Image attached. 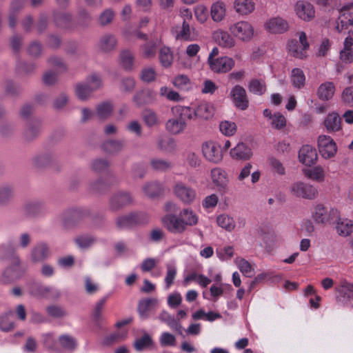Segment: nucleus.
<instances>
[{
	"label": "nucleus",
	"instance_id": "nucleus-1",
	"mask_svg": "<svg viewBox=\"0 0 353 353\" xmlns=\"http://www.w3.org/2000/svg\"><path fill=\"white\" fill-rule=\"evenodd\" d=\"M198 215L190 208H183L179 214H168L162 218L164 227L172 234H182L188 227L196 225Z\"/></svg>",
	"mask_w": 353,
	"mask_h": 353
},
{
	"label": "nucleus",
	"instance_id": "nucleus-18",
	"mask_svg": "<svg viewBox=\"0 0 353 353\" xmlns=\"http://www.w3.org/2000/svg\"><path fill=\"white\" fill-rule=\"evenodd\" d=\"M50 255L48 245L44 242L37 243L31 250L30 259L34 263H41Z\"/></svg>",
	"mask_w": 353,
	"mask_h": 353
},
{
	"label": "nucleus",
	"instance_id": "nucleus-26",
	"mask_svg": "<svg viewBox=\"0 0 353 353\" xmlns=\"http://www.w3.org/2000/svg\"><path fill=\"white\" fill-rule=\"evenodd\" d=\"M155 93L149 89L143 90L137 92L133 97V101L137 106L141 107L152 103L155 99Z\"/></svg>",
	"mask_w": 353,
	"mask_h": 353
},
{
	"label": "nucleus",
	"instance_id": "nucleus-63",
	"mask_svg": "<svg viewBox=\"0 0 353 353\" xmlns=\"http://www.w3.org/2000/svg\"><path fill=\"white\" fill-rule=\"evenodd\" d=\"M114 17V12L110 9H106L102 12L99 17V23L101 26H105L110 24Z\"/></svg>",
	"mask_w": 353,
	"mask_h": 353
},
{
	"label": "nucleus",
	"instance_id": "nucleus-55",
	"mask_svg": "<svg viewBox=\"0 0 353 353\" xmlns=\"http://www.w3.org/2000/svg\"><path fill=\"white\" fill-rule=\"evenodd\" d=\"M59 342L63 348L68 350H74L77 345L75 339L68 334L61 335Z\"/></svg>",
	"mask_w": 353,
	"mask_h": 353
},
{
	"label": "nucleus",
	"instance_id": "nucleus-43",
	"mask_svg": "<svg viewBox=\"0 0 353 353\" xmlns=\"http://www.w3.org/2000/svg\"><path fill=\"white\" fill-rule=\"evenodd\" d=\"M113 111V105L108 101L98 104L96 107V114L99 119L105 120L109 118Z\"/></svg>",
	"mask_w": 353,
	"mask_h": 353
},
{
	"label": "nucleus",
	"instance_id": "nucleus-8",
	"mask_svg": "<svg viewBox=\"0 0 353 353\" xmlns=\"http://www.w3.org/2000/svg\"><path fill=\"white\" fill-rule=\"evenodd\" d=\"M339 216V212L336 209H327L321 204L315 206L312 212V218L317 223L326 224L330 223Z\"/></svg>",
	"mask_w": 353,
	"mask_h": 353
},
{
	"label": "nucleus",
	"instance_id": "nucleus-52",
	"mask_svg": "<svg viewBox=\"0 0 353 353\" xmlns=\"http://www.w3.org/2000/svg\"><path fill=\"white\" fill-rule=\"evenodd\" d=\"M120 61L122 66L126 70L132 69L134 63V55L129 50H123L120 54Z\"/></svg>",
	"mask_w": 353,
	"mask_h": 353
},
{
	"label": "nucleus",
	"instance_id": "nucleus-57",
	"mask_svg": "<svg viewBox=\"0 0 353 353\" xmlns=\"http://www.w3.org/2000/svg\"><path fill=\"white\" fill-rule=\"evenodd\" d=\"M12 314H5L0 316V329L4 332H8L12 330L14 327L12 321Z\"/></svg>",
	"mask_w": 353,
	"mask_h": 353
},
{
	"label": "nucleus",
	"instance_id": "nucleus-31",
	"mask_svg": "<svg viewBox=\"0 0 353 353\" xmlns=\"http://www.w3.org/2000/svg\"><path fill=\"white\" fill-rule=\"evenodd\" d=\"M335 92V85L331 81H327L321 84L317 90L318 97L323 101L331 99Z\"/></svg>",
	"mask_w": 353,
	"mask_h": 353
},
{
	"label": "nucleus",
	"instance_id": "nucleus-34",
	"mask_svg": "<svg viewBox=\"0 0 353 353\" xmlns=\"http://www.w3.org/2000/svg\"><path fill=\"white\" fill-rule=\"evenodd\" d=\"M14 196V188L10 184L0 185V206L8 205Z\"/></svg>",
	"mask_w": 353,
	"mask_h": 353
},
{
	"label": "nucleus",
	"instance_id": "nucleus-20",
	"mask_svg": "<svg viewBox=\"0 0 353 353\" xmlns=\"http://www.w3.org/2000/svg\"><path fill=\"white\" fill-rule=\"evenodd\" d=\"M265 28L271 33L282 34L288 31V23L281 17H274L269 19L265 24Z\"/></svg>",
	"mask_w": 353,
	"mask_h": 353
},
{
	"label": "nucleus",
	"instance_id": "nucleus-19",
	"mask_svg": "<svg viewBox=\"0 0 353 353\" xmlns=\"http://www.w3.org/2000/svg\"><path fill=\"white\" fill-rule=\"evenodd\" d=\"M212 183L219 191L225 190L229 182L227 172L221 168H214L210 171Z\"/></svg>",
	"mask_w": 353,
	"mask_h": 353
},
{
	"label": "nucleus",
	"instance_id": "nucleus-40",
	"mask_svg": "<svg viewBox=\"0 0 353 353\" xmlns=\"http://www.w3.org/2000/svg\"><path fill=\"white\" fill-rule=\"evenodd\" d=\"M41 123L39 120L29 121L26 125L24 135L26 139L31 140L37 137L40 132Z\"/></svg>",
	"mask_w": 353,
	"mask_h": 353
},
{
	"label": "nucleus",
	"instance_id": "nucleus-33",
	"mask_svg": "<svg viewBox=\"0 0 353 353\" xmlns=\"http://www.w3.org/2000/svg\"><path fill=\"white\" fill-rule=\"evenodd\" d=\"M341 121L337 113H330L324 120V125L329 132H337L341 129Z\"/></svg>",
	"mask_w": 353,
	"mask_h": 353
},
{
	"label": "nucleus",
	"instance_id": "nucleus-17",
	"mask_svg": "<svg viewBox=\"0 0 353 353\" xmlns=\"http://www.w3.org/2000/svg\"><path fill=\"white\" fill-rule=\"evenodd\" d=\"M88 214L87 210L81 208H72L63 211L59 216L60 221L64 225L76 222Z\"/></svg>",
	"mask_w": 353,
	"mask_h": 353
},
{
	"label": "nucleus",
	"instance_id": "nucleus-12",
	"mask_svg": "<svg viewBox=\"0 0 353 353\" xmlns=\"http://www.w3.org/2000/svg\"><path fill=\"white\" fill-rule=\"evenodd\" d=\"M318 148L321 156L327 159L333 157L337 152L336 143L327 135H320L318 137Z\"/></svg>",
	"mask_w": 353,
	"mask_h": 353
},
{
	"label": "nucleus",
	"instance_id": "nucleus-50",
	"mask_svg": "<svg viewBox=\"0 0 353 353\" xmlns=\"http://www.w3.org/2000/svg\"><path fill=\"white\" fill-rule=\"evenodd\" d=\"M150 165L153 170L160 172H165L172 168V163L168 160L153 158L150 160Z\"/></svg>",
	"mask_w": 353,
	"mask_h": 353
},
{
	"label": "nucleus",
	"instance_id": "nucleus-14",
	"mask_svg": "<svg viewBox=\"0 0 353 353\" xmlns=\"http://www.w3.org/2000/svg\"><path fill=\"white\" fill-rule=\"evenodd\" d=\"M353 3H347L339 10V16L335 27L337 32H341L349 26H353V13L350 12Z\"/></svg>",
	"mask_w": 353,
	"mask_h": 353
},
{
	"label": "nucleus",
	"instance_id": "nucleus-27",
	"mask_svg": "<svg viewBox=\"0 0 353 353\" xmlns=\"http://www.w3.org/2000/svg\"><path fill=\"white\" fill-rule=\"evenodd\" d=\"M43 210V204L39 201L26 202L22 208L23 213L27 217H34L41 214Z\"/></svg>",
	"mask_w": 353,
	"mask_h": 353
},
{
	"label": "nucleus",
	"instance_id": "nucleus-35",
	"mask_svg": "<svg viewBox=\"0 0 353 353\" xmlns=\"http://www.w3.org/2000/svg\"><path fill=\"white\" fill-rule=\"evenodd\" d=\"M234 8L237 13L246 15L254 11V3L252 0H235Z\"/></svg>",
	"mask_w": 353,
	"mask_h": 353
},
{
	"label": "nucleus",
	"instance_id": "nucleus-24",
	"mask_svg": "<svg viewBox=\"0 0 353 353\" xmlns=\"http://www.w3.org/2000/svg\"><path fill=\"white\" fill-rule=\"evenodd\" d=\"M337 301L347 307H353V285H342L336 296Z\"/></svg>",
	"mask_w": 353,
	"mask_h": 353
},
{
	"label": "nucleus",
	"instance_id": "nucleus-61",
	"mask_svg": "<svg viewBox=\"0 0 353 353\" xmlns=\"http://www.w3.org/2000/svg\"><path fill=\"white\" fill-rule=\"evenodd\" d=\"M271 126L276 130L283 128L286 125V119L285 117L280 112L273 114V117L270 120Z\"/></svg>",
	"mask_w": 353,
	"mask_h": 353
},
{
	"label": "nucleus",
	"instance_id": "nucleus-39",
	"mask_svg": "<svg viewBox=\"0 0 353 353\" xmlns=\"http://www.w3.org/2000/svg\"><path fill=\"white\" fill-rule=\"evenodd\" d=\"M336 230L339 235L347 236L353 231V223L347 219H339L336 223Z\"/></svg>",
	"mask_w": 353,
	"mask_h": 353
},
{
	"label": "nucleus",
	"instance_id": "nucleus-22",
	"mask_svg": "<svg viewBox=\"0 0 353 353\" xmlns=\"http://www.w3.org/2000/svg\"><path fill=\"white\" fill-rule=\"evenodd\" d=\"M295 11L297 16L304 21H310L314 17V9L308 2L298 1L295 6Z\"/></svg>",
	"mask_w": 353,
	"mask_h": 353
},
{
	"label": "nucleus",
	"instance_id": "nucleus-2",
	"mask_svg": "<svg viewBox=\"0 0 353 353\" xmlns=\"http://www.w3.org/2000/svg\"><path fill=\"white\" fill-rule=\"evenodd\" d=\"M174 117L169 119L165 123L166 130L173 135L183 133L187 128V117L185 114V106L176 105L171 108Z\"/></svg>",
	"mask_w": 353,
	"mask_h": 353
},
{
	"label": "nucleus",
	"instance_id": "nucleus-30",
	"mask_svg": "<svg viewBox=\"0 0 353 353\" xmlns=\"http://www.w3.org/2000/svg\"><path fill=\"white\" fill-rule=\"evenodd\" d=\"M213 37L219 46L230 48L235 45V41L227 32L218 30L213 34Z\"/></svg>",
	"mask_w": 353,
	"mask_h": 353
},
{
	"label": "nucleus",
	"instance_id": "nucleus-60",
	"mask_svg": "<svg viewBox=\"0 0 353 353\" xmlns=\"http://www.w3.org/2000/svg\"><path fill=\"white\" fill-rule=\"evenodd\" d=\"M46 311L49 316L55 319H61L67 315L66 311L59 305H49L46 307Z\"/></svg>",
	"mask_w": 353,
	"mask_h": 353
},
{
	"label": "nucleus",
	"instance_id": "nucleus-36",
	"mask_svg": "<svg viewBox=\"0 0 353 353\" xmlns=\"http://www.w3.org/2000/svg\"><path fill=\"white\" fill-rule=\"evenodd\" d=\"M225 4L221 1L214 2L211 6V17L216 22L222 21L225 16Z\"/></svg>",
	"mask_w": 353,
	"mask_h": 353
},
{
	"label": "nucleus",
	"instance_id": "nucleus-28",
	"mask_svg": "<svg viewBox=\"0 0 353 353\" xmlns=\"http://www.w3.org/2000/svg\"><path fill=\"white\" fill-rule=\"evenodd\" d=\"M72 14L63 11L53 12V21L55 26L61 28H69L72 23Z\"/></svg>",
	"mask_w": 353,
	"mask_h": 353
},
{
	"label": "nucleus",
	"instance_id": "nucleus-37",
	"mask_svg": "<svg viewBox=\"0 0 353 353\" xmlns=\"http://www.w3.org/2000/svg\"><path fill=\"white\" fill-rule=\"evenodd\" d=\"M157 303V300L154 298L143 299L139 301L137 311L141 319H147L148 312Z\"/></svg>",
	"mask_w": 353,
	"mask_h": 353
},
{
	"label": "nucleus",
	"instance_id": "nucleus-38",
	"mask_svg": "<svg viewBox=\"0 0 353 353\" xmlns=\"http://www.w3.org/2000/svg\"><path fill=\"white\" fill-rule=\"evenodd\" d=\"M303 173L306 177L317 182H323L325 179L324 169L320 165L305 169Z\"/></svg>",
	"mask_w": 353,
	"mask_h": 353
},
{
	"label": "nucleus",
	"instance_id": "nucleus-41",
	"mask_svg": "<svg viewBox=\"0 0 353 353\" xmlns=\"http://www.w3.org/2000/svg\"><path fill=\"white\" fill-rule=\"evenodd\" d=\"M176 39L188 41L190 40L191 32L189 23L183 21L182 26H176L172 30Z\"/></svg>",
	"mask_w": 353,
	"mask_h": 353
},
{
	"label": "nucleus",
	"instance_id": "nucleus-4",
	"mask_svg": "<svg viewBox=\"0 0 353 353\" xmlns=\"http://www.w3.org/2000/svg\"><path fill=\"white\" fill-rule=\"evenodd\" d=\"M290 193L296 197L312 200L318 195L316 188L303 181H296L290 187Z\"/></svg>",
	"mask_w": 353,
	"mask_h": 353
},
{
	"label": "nucleus",
	"instance_id": "nucleus-25",
	"mask_svg": "<svg viewBox=\"0 0 353 353\" xmlns=\"http://www.w3.org/2000/svg\"><path fill=\"white\" fill-rule=\"evenodd\" d=\"M230 153L236 160H248L252 156V150L244 143H239Z\"/></svg>",
	"mask_w": 353,
	"mask_h": 353
},
{
	"label": "nucleus",
	"instance_id": "nucleus-5",
	"mask_svg": "<svg viewBox=\"0 0 353 353\" xmlns=\"http://www.w3.org/2000/svg\"><path fill=\"white\" fill-rule=\"evenodd\" d=\"M29 292L32 296L38 299L56 300L61 296V292L57 288L36 283L30 285Z\"/></svg>",
	"mask_w": 353,
	"mask_h": 353
},
{
	"label": "nucleus",
	"instance_id": "nucleus-6",
	"mask_svg": "<svg viewBox=\"0 0 353 353\" xmlns=\"http://www.w3.org/2000/svg\"><path fill=\"white\" fill-rule=\"evenodd\" d=\"M229 30L234 37L245 42L252 39L254 32L252 25L245 21H238L231 25Z\"/></svg>",
	"mask_w": 353,
	"mask_h": 353
},
{
	"label": "nucleus",
	"instance_id": "nucleus-56",
	"mask_svg": "<svg viewBox=\"0 0 353 353\" xmlns=\"http://www.w3.org/2000/svg\"><path fill=\"white\" fill-rule=\"evenodd\" d=\"M159 92L161 96L165 97L171 101L179 102L183 99L177 92L170 90L166 86L161 87Z\"/></svg>",
	"mask_w": 353,
	"mask_h": 353
},
{
	"label": "nucleus",
	"instance_id": "nucleus-59",
	"mask_svg": "<svg viewBox=\"0 0 353 353\" xmlns=\"http://www.w3.org/2000/svg\"><path fill=\"white\" fill-rule=\"evenodd\" d=\"M92 92H93L85 83H79L76 85L75 93L80 100L88 99Z\"/></svg>",
	"mask_w": 353,
	"mask_h": 353
},
{
	"label": "nucleus",
	"instance_id": "nucleus-46",
	"mask_svg": "<svg viewBox=\"0 0 353 353\" xmlns=\"http://www.w3.org/2000/svg\"><path fill=\"white\" fill-rule=\"evenodd\" d=\"M159 59L161 64L164 68L170 67L173 62V54L171 49L167 46L160 48Z\"/></svg>",
	"mask_w": 353,
	"mask_h": 353
},
{
	"label": "nucleus",
	"instance_id": "nucleus-16",
	"mask_svg": "<svg viewBox=\"0 0 353 353\" xmlns=\"http://www.w3.org/2000/svg\"><path fill=\"white\" fill-rule=\"evenodd\" d=\"M132 201V196L129 192H118L110 198V208L112 210L117 211L131 204Z\"/></svg>",
	"mask_w": 353,
	"mask_h": 353
},
{
	"label": "nucleus",
	"instance_id": "nucleus-32",
	"mask_svg": "<svg viewBox=\"0 0 353 353\" xmlns=\"http://www.w3.org/2000/svg\"><path fill=\"white\" fill-rule=\"evenodd\" d=\"M163 186L157 181H151L145 183L143 187L145 194L150 198H155L163 193Z\"/></svg>",
	"mask_w": 353,
	"mask_h": 353
},
{
	"label": "nucleus",
	"instance_id": "nucleus-49",
	"mask_svg": "<svg viewBox=\"0 0 353 353\" xmlns=\"http://www.w3.org/2000/svg\"><path fill=\"white\" fill-rule=\"evenodd\" d=\"M57 159V155L51 152H46L37 156L34 163L37 167H43L49 165Z\"/></svg>",
	"mask_w": 353,
	"mask_h": 353
},
{
	"label": "nucleus",
	"instance_id": "nucleus-21",
	"mask_svg": "<svg viewBox=\"0 0 353 353\" xmlns=\"http://www.w3.org/2000/svg\"><path fill=\"white\" fill-rule=\"evenodd\" d=\"M318 154L315 148L311 145H303L299 150V161L307 166H311L317 161Z\"/></svg>",
	"mask_w": 353,
	"mask_h": 353
},
{
	"label": "nucleus",
	"instance_id": "nucleus-64",
	"mask_svg": "<svg viewBox=\"0 0 353 353\" xmlns=\"http://www.w3.org/2000/svg\"><path fill=\"white\" fill-rule=\"evenodd\" d=\"M108 296H104L99 299L95 304L93 312H92V316L94 319V321L95 322H99L101 318V313L103 308V306L105 303V302L108 300Z\"/></svg>",
	"mask_w": 353,
	"mask_h": 353
},
{
	"label": "nucleus",
	"instance_id": "nucleus-10",
	"mask_svg": "<svg viewBox=\"0 0 353 353\" xmlns=\"http://www.w3.org/2000/svg\"><path fill=\"white\" fill-rule=\"evenodd\" d=\"M204 157L210 162L219 163L222 161L223 154L221 145L214 141H207L202 145Z\"/></svg>",
	"mask_w": 353,
	"mask_h": 353
},
{
	"label": "nucleus",
	"instance_id": "nucleus-13",
	"mask_svg": "<svg viewBox=\"0 0 353 353\" xmlns=\"http://www.w3.org/2000/svg\"><path fill=\"white\" fill-rule=\"evenodd\" d=\"M299 43L302 48L298 46V42L296 40H292L289 43L288 48L293 57L303 59L306 57V50L309 48V43L307 35L304 32H299Z\"/></svg>",
	"mask_w": 353,
	"mask_h": 353
},
{
	"label": "nucleus",
	"instance_id": "nucleus-47",
	"mask_svg": "<svg viewBox=\"0 0 353 353\" xmlns=\"http://www.w3.org/2000/svg\"><path fill=\"white\" fill-rule=\"evenodd\" d=\"M216 223L219 226L228 232L232 231L236 226L234 219L225 214H222L216 217Z\"/></svg>",
	"mask_w": 353,
	"mask_h": 353
},
{
	"label": "nucleus",
	"instance_id": "nucleus-15",
	"mask_svg": "<svg viewBox=\"0 0 353 353\" xmlns=\"http://www.w3.org/2000/svg\"><path fill=\"white\" fill-rule=\"evenodd\" d=\"M234 60L226 56L216 58L209 63L211 70L219 74L228 72L234 68Z\"/></svg>",
	"mask_w": 353,
	"mask_h": 353
},
{
	"label": "nucleus",
	"instance_id": "nucleus-45",
	"mask_svg": "<svg viewBox=\"0 0 353 353\" xmlns=\"http://www.w3.org/2000/svg\"><path fill=\"white\" fill-rule=\"evenodd\" d=\"M290 79L292 85L297 89L302 88L305 83L304 72L300 68H294L292 70Z\"/></svg>",
	"mask_w": 353,
	"mask_h": 353
},
{
	"label": "nucleus",
	"instance_id": "nucleus-42",
	"mask_svg": "<svg viewBox=\"0 0 353 353\" xmlns=\"http://www.w3.org/2000/svg\"><path fill=\"white\" fill-rule=\"evenodd\" d=\"M124 145L125 143L122 140H109L103 143V148L107 153L115 154L120 152Z\"/></svg>",
	"mask_w": 353,
	"mask_h": 353
},
{
	"label": "nucleus",
	"instance_id": "nucleus-51",
	"mask_svg": "<svg viewBox=\"0 0 353 353\" xmlns=\"http://www.w3.org/2000/svg\"><path fill=\"white\" fill-rule=\"evenodd\" d=\"M172 83L177 89L181 90H188L191 88V81L188 76L179 74L175 77Z\"/></svg>",
	"mask_w": 353,
	"mask_h": 353
},
{
	"label": "nucleus",
	"instance_id": "nucleus-54",
	"mask_svg": "<svg viewBox=\"0 0 353 353\" xmlns=\"http://www.w3.org/2000/svg\"><path fill=\"white\" fill-rule=\"evenodd\" d=\"M143 119L149 128L154 127L159 123L157 113L150 109H147L143 112Z\"/></svg>",
	"mask_w": 353,
	"mask_h": 353
},
{
	"label": "nucleus",
	"instance_id": "nucleus-29",
	"mask_svg": "<svg viewBox=\"0 0 353 353\" xmlns=\"http://www.w3.org/2000/svg\"><path fill=\"white\" fill-rule=\"evenodd\" d=\"M117 41L116 37L110 34H105L101 37L98 47L103 52H110L115 49Z\"/></svg>",
	"mask_w": 353,
	"mask_h": 353
},
{
	"label": "nucleus",
	"instance_id": "nucleus-58",
	"mask_svg": "<svg viewBox=\"0 0 353 353\" xmlns=\"http://www.w3.org/2000/svg\"><path fill=\"white\" fill-rule=\"evenodd\" d=\"M85 84L92 91H95L101 88L102 81L101 77L97 74H92L86 79Z\"/></svg>",
	"mask_w": 353,
	"mask_h": 353
},
{
	"label": "nucleus",
	"instance_id": "nucleus-23",
	"mask_svg": "<svg viewBox=\"0 0 353 353\" xmlns=\"http://www.w3.org/2000/svg\"><path fill=\"white\" fill-rule=\"evenodd\" d=\"M159 48L157 39H148L143 44L140 46V52L143 58L152 59L156 57Z\"/></svg>",
	"mask_w": 353,
	"mask_h": 353
},
{
	"label": "nucleus",
	"instance_id": "nucleus-53",
	"mask_svg": "<svg viewBox=\"0 0 353 353\" xmlns=\"http://www.w3.org/2000/svg\"><path fill=\"white\" fill-rule=\"evenodd\" d=\"M236 125L234 122L230 121H222L219 123L220 132L226 137H231L236 132Z\"/></svg>",
	"mask_w": 353,
	"mask_h": 353
},
{
	"label": "nucleus",
	"instance_id": "nucleus-44",
	"mask_svg": "<svg viewBox=\"0 0 353 353\" xmlns=\"http://www.w3.org/2000/svg\"><path fill=\"white\" fill-rule=\"evenodd\" d=\"M10 262L12 267L7 268L3 272V275L10 276L12 279H14L19 276L18 270L20 267L21 260L17 254L13 253L10 257Z\"/></svg>",
	"mask_w": 353,
	"mask_h": 353
},
{
	"label": "nucleus",
	"instance_id": "nucleus-11",
	"mask_svg": "<svg viewBox=\"0 0 353 353\" xmlns=\"http://www.w3.org/2000/svg\"><path fill=\"white\" fill-rule=\"evenodd\" d=\"M230 97L236 108L245 110L248 108V97L245 89L243 86L240 85H234L230 92Z\"/></svg>",
	"mask_w": 353,
	"mask_h": 353
},
{
	"label": "nucleus",
	"instance_id": "nucleus-9",
	"mask_svg": "<svg viewBox=\"0 0 353 353\" xmlns=\"http://www.w3.org/2000/svg\"><path fill=\"white\" fill-rule=\"evenodd\" d=\"M189 121L195 120L197 118L208 119L213 113L211 106L206 103H201L196 108L185 106V114Z\"/></svg>",
	"mask_w": 353,
	"mask_h": 353
},
{
	"label": "nucleus",
	"instance_id": "nucleus-7",
	"mask_svg": "<svg viewBox=\"0 0 353 353\" xmlns=\"http://www.w3.org/2000/svg\"><path fill=\"white\" fill-rule=\"evenodd\" d=\"M173 192L175 196L185 205L193 203L196 198V190L181 181L175 183Z\"/></svg>",
	"mask_w": 353,
	"mask_h": 353
},
{
	"label": "nucleus",
	"instance_id": "nucleus-62",
	"mask_svg": "<svg viewBox=\"0 0 353 353\" xmlns=\"http://www.w3.org/2000/svg\"><path fill=\"white\" fill-rule=\"evenodd\" d=\"M110 165L108 160L104 159H96L91 163V168L93 171L101 173L106 170Z\"/></svg>",
	"mask_w": 353,
	"mask_h": 353
},
{
	"label": "nucleus",
	"instance_id": "nucleus-3",
	"mask_svg": "<svg viewBox=\"0 0 353 353\" xmlns=\"http://www.w3.org/2000/svg\"><path fill=\"white\" fill-rule=\"evenodd\" d=\"M149 217L142 212H133L118 216L115 224L119 230H130L135 227L147 224Z\"/></svg>",
	"mask_w": 353,
	"mask_h": 353
},
{
	"label": "nucleus",
	"instance_id": "nucleus-48",
	"mask_svg": "<svg viewBox=\"0 0 353 353\" xmlns=\"http://www.w3.org/2000/svg\"><path fill=\"white\" fill-rule=\"evenodd\" d=\"M248 90L254 94L262 95L266 92V85L263 80L252 79L248 85Z\"/></svg>",
	"mask_w": 353,
	"mask_h": 353
}]
</instances>
